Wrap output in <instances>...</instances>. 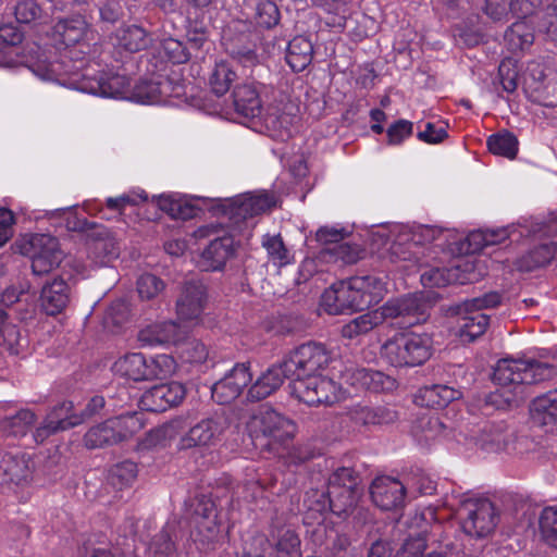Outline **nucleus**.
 <instances>
[{
    "mask_svg": "<svg viewBox=\"0 0 557 557\" xmlns=\"http://www.w3.org/2000/svg\"><path fill=\"white\" fill-rule=\"evenodd\" d=\"M525 367V360H499L493 372V381L499 388L486 396V404L503 409L523 400Z\"/></svg>",
    "mask_w": 557,
    "mask_h": 557,
    "instance_id": "nucleus-1",
    "label": "nucleus"
},
{
    "mask_svg": "<svg viewBox=\"0 0 557 557\" xmlns=\"http://www.w3.org/2000/svg\"><path fill=\"white\" fill-rule=\"evenodd\" d=\"M382 354L394 367L421 366L432 355V338L428 334H399L383 345Z\"/></svg>",
    "mask_w": 557,
    "mask_h": 557,
    "instance_id": "nucleus-2",
    "label": "nucleus"
},
{
    "mask_svg": "<svg viewBox=\"0 0 557 557\" xmlns=\"http://www.w3.org/2000/svg\"><path fill=\"white\" fill-rule=\"evenodd\" d=\"M143 414L139 412H128L119 417L106 420L85 434L84 442L87 448H100L103 446L115 445L131 440L144 428Z\"/></svg>",
    "mask_w": 557,
    "mask_h": 557,
    "instance_id": "nucleus-3",
    "label": "nucleus"
},
{
    "mask_svg": "<svg viewBox=\"0 0 557 557\" xmlns=\"http://www.w3.org/2000/svg\"><path fill=\"white\" fill-rule=\"evenodd\" d=\"M246 425L252 437H265L278 444L292 440L296 432V425L290 419L268 405H261L255 409Z\"/></svg>",
    "mask_w": 557,
    "mask_h": 557,
    "instance_id": "nucleus-4",
    "label": "nucleus"
},
{
    "mask_svg": "<svg viewBox=\"0 0 557 557\" xmlns=\"http://www.w3.org/2000/svg\"><path fill=\"white\" fill-rule=\"evenodd\" d=\"M430 304L418 295H408L386 301L379 309L382 323L389 321L392 326L409 329L423 323L429 318Z\"/></svg>",
    "mask_w": 557,
    "mask_h": 557,
    "instance_id": "nucleus-5",
    "label": "nucleus"
},
{
    "mask_svg": "<svg viewBox=\"0 0 557 557\" xmlns=\"http://www.w3.org/2000/svg\"><path fill=\"white\" fill-rule=\"evenodd\" d=\"M331 351L324 344L308 342L295 348L284 358V366L294 379L319 374L331 362Z\"/></svg>",
    "mask_w": 557,
    "mask_h": 557,
    "instance_id": "nucleus-6",
    "label": "nucleus"
},
{
    "mask_svg": "<svg viewBox=\"0 0 557 557\" xmlns=\"http://www.w3.org/2000/svg\"><path fill=\"white\" fill-rule=\"evenodd\" d=\"M21 252L32 260V272L44 276L57 269L63 259L59 240L49 234H34L22 246Z\"/></svg>",
    "mask_w": 557,
    "mask_h": 557,
    "instance_id": "nucleus-7",
    "label": "nucleus"
},
{
    "mask_svg": "<svg viewBox=\"0 0 557 557\" xmlns=\"http://www.w3.org/2000/svg\"><path fill=\"white\" fill-rule=\"evenodd\" d=\"M292 395L309 406L332 405L341 398V386L332 379L320 374L294 379Z\"/></svg>",
    "mask_w": 557,
    "mask_h": 557,
    "instance_id": "nucleus-8",
    "label": "nucleus"
},
{
    "mask_svg": "<svg viewBox=\"0 0 557 557\" xmlns=\"http://www.w3.org/2000/svg\"><path fill=\"white\" fill-rule=\"evenodd\" d=\"M462 511V530L471 536L484 537L491 534L499 521L494 504L486 498L466 500Z\"/></svg>",
    "mask_w": 557,
    "mask_h": 557,
    "instance_id": "nucleus-9",
    "label": "nucleus"
},
{
    "mask_svg": "<svg viewBox=\"0 0 557 557\" xmlns=\"http://www.w3.org/2000/svg\"><path fill=\"white\" fill-rule=\"evenodd\" d=\"M207 288L200 281L185 282L175 302L177 320L190 325H198L207 305Z\"/></svg>",
    "mask_w": 557,
    "mask_h": 557,
    "instance_id": "nucleus-10",
    "label": "nucleus"
},
{
    "mask_svg": "<svg viewBox=\"0 0 557 557\" xmlns=\"http://www.w3.org/2000/svg\"><path fill=\"white\" fill-rule=\"evenodd\" d=\"M53 36L65 47L78 46L79 52L87 54L91 51V44L96 33L90 24L81 14L58 21L53 26Z\"/></svg>",
    "mask_w": 557,
    "mask_h": 557,
    "instance_id": "nucleus-11",
    "label": "nucleus"
},
{
    "mask_svg": "<svg viewBox=\"0 0 557 557\" xmlns=\"http://www.w3.org/2000/svg\"><path fill=\"white\" fill-rule=\"evenodd\" d=\"M276 205L274 195L268 191L247 193L226 200L223 213L234 223L271 210Z\"/></svg>",
    "mask_w": 557,
    "mask_h": 557,
    "instance_id": "nucleus-12",
    "label": "nucleus"
},
{
    "mask_svg": "<svg viewBox=\"0 0 557 557\" xmlns=\"http://www.w3.org/2000/svg\"><path fill=\"white\" fill-rule=\"evenodd\" d=\"M73 230L91 231L88 235L90 239L89 250L98 263L107 264L119 258L121 252L120 243L106 227L97 226L96 223L83 219L77 221Z\"/></svg>",
    "mask_w": 557,
    "mask_h": 557,
    "instance_id": "nucleus-13",
    "label": "nucleus"
},
{
    "mask_svg": "<svg viewBox=\"0 0 557 557\" xmlns=\"http://www.w3.org/2000/svg\"><path fill=\"white\" fill-rule=\"evenodd\" d=\"M322 305L330 314H342L345 311L363 310L364 301L355 289L354 276L347 281L333 284L322 295Z\"/></svg>",
    "mask_w": 557,
    "mask_h": 557,
    "instance_id": "nucleus-14",
    "label": "nucleus"
},
{
    "mask_svg": "<svg viewBox=\"0 0 557 557\" xmlns=\"http://www.w3.org/2000/svg\"><path fill=\"white\" fill-rule=\"evenodd\" d=\"M225 428V421L222 418H205L182 435L178 447L190 449L214 446L221 441Z\"/></svg>",
    "mask_w": 557,
    "mask_h": 557,
    "instance_id": "nucleus-15",
    "label": "nucleus"
},
{
    "mask_svg": "<svg viewBox=\"0 0 557 557\" xmlns=\"http://www.w3.org/2000/svg\"><path fill=\"white\" fill-rule=\"evenodd\" d=\"M34 471L35 462L27 453H4L1 457L0 475L3 484L26 486L32 482Z\"/></svg>",
    "mask_w": 557,
    "mask_h": 557,
    "instance_id": "nucleus-16",
    "label": "nucleus"
},
{
    "mask_svg": "<svg viewBox=\"0 0 557 557\" xmlns=\"http://www.w3.org/2000/svg\"><path fill=\"white\" fill-rule=\"evenodd\" d=\"M185 396L186 388L182 383L170 382L146 391L141 396L140 404L143 409L147 411L163 412L180 405Z\"/></svg>",
    "mask_w": 557,
    "mask_h": 557,
    "instance_id": "nucleus-17",
    "label": "nucleus"
},
{
    "mask_svg": "<svg viewBox=\"0 0 557 557\" xmlns=\"http://www.w3.org/2000/svg\"><path fill=\"white\" fill-rule=\"evenodd\" d=\"M370 495L382 510H396L405 505L406 486L395 478L383 475L373 480Z\"/></svg>",
    "mask_w": 557,
    "mask_h": 557,
    "instance_id": "nucleus-18",
    "label": "nucleus"
},
{
    "mask_svg": "<svg viewBox=\"0 0 557 557\" xmlns=\"http://www.w3.org/2000/svg\"><path fill=\"white\" fill-rule=\"evenodd\" d=\"M251 379L249 363H237L220 381L213 384L212 398L220 404H228L242 394Z\"/></svg>",
    "mask_w": 557,
    "mask_h": 557,
    "instance_id": "nucleus-19",
    "label": "nucleus"
},
{
    "mask_svg": "<svg viewBox=\"0 0 557 557\" xmlns=\"http://www.w3.org/2000/svg\"><path fill=\"white\" fill-rule=\"evenodd\" d=\"M322 500H317L319 509L330 508L337 517H347L355 509L361 495L360 488H343L329 485L326 496L315 493Z\"/></svg>",
    "mask_w": 557,
    "mask_h": 557,
    "instance_id": "nucleus-20",
    "label": "nucleus"
},
{
    "mask_svg": "<svg viewBox=\"0 0 557 557\" xmlns=\"http://www.w3.org/2000/svg\"><path fill=\"white\" fill-rule=\"evenodd\" d=\"M293 377L290 371L282 362L268 368L248 389L250 400H262L275 393L284 383L285 379Z\"/></svg>",
    "mask_w": 557,
    "mask_h": 557,
    "instance_id": "nucleus-21",
    "label": "nucleus"
},
{
    "mask_svg": "<svg viewBox=\"0 0 557 557\" xmlns=\"http://www.w3.org/2000/svg\"><path fill=\"white\" fill-rule=\"evenodd\" d=\"M223 39L226 49L237 57H244L247 60H252L255 57V48L259 39L256 33L246 32V24L237 22L233 27H228L224 32Z\"/></svg>",
    "mask_w": 557,
    "mask_h": 557,
    "instance_id": "nucleus-22",
    "label": "nucleus"
},
{
    "mask_svg": "<svg viewBox=\"0 0 557 557\" xmlns=\"http://www.w3.org/2000/svg\"><path fill=\"white\" fill-rule=\"evenodd\" d=\"M235 112L244 117H257L262 112V101L255 83L237 84L232 92Z\"/></svg>",
    "mask_w": 557,
    "mask_h": 557,
    "instance_id": "nucleus-23",
    "label": "nucleus"
},
{
    "mask_svg": "<svg viewBox=\"0 0 557 557\" xmlns=\"http://www.w3.org/2000/svg\"><path fill=\"white\" fill-rule=\"evenodd\" d=\"M472 269L469 262L450 269L432 268L421 274V283L424 287H443L448 284H466L472 281L467 273Z\"/></svg>",
    "mask_w": 557,
    "mask_h": 557,
    "instance_id": "nucleus-24",
    "label": "nucleus"
},
{
    "mask_svg": "<svg viewBox=\"0 0 557 557\" xmlns=\"http://www.w3.org/2000/svg\"><path fill=\"white\" fill-rule=\"evenodd\" d=\"M186 332L176 321H164L148 325L138 333L144 345L176 344L185 337Z\"/></svg>",
    "mask_w": 557,
    "mask_h": 557,
    "instance_id": "nucleus-25",
    "label": "nucleus"
},
{
    "mask_svg": "<svg viewBox=\"0 0 557 557\" xmlns=\"http://www.w3.org/2000/svg\"><path fill=\"white\" fill-rule=\"evenodd\" d=\"M234 255V240L224 235L210 242L201 256V265L206 271L222 270Z\"/></svg>",
    "mask_w": 557,
    "mask_h": 557,
    "instance_id": "nucleus-26",
    "label": "nucleus"
},
{
    "mask_svg": "<svg viewBox=\"0 0 557 557\" xmlns=\"http://www.w3.org/2000/svg\"><path fill=\"white\" fill-rule=\"evenodd\" d=\"M531 413L533 421L546 428V432L557 434V388L536 397Z\"/></svg>",
    "mask_w": 557,
    "mask_h": 557,
    "instance_id": "nucleus-27",
    "label": "nucleus"
},
{
    "mask_svg": "<svg viewBox=\"0 0 557 557\" xmlns=\"http://www.w3.org/2000/svg\"><path fill=\"white\" fill-rule=\"evenodd\" d=\"M113 46L127 52H138L146 49L150 38L146 29L138 25H123L111 37Z\"/></svg>",
    "mask_w": 557,
    "mask_h": 557,
    "instance_id": "nucleus-28",
    "label": "nucleus"
},
{
    "mask_svg": "<svg viewBox=\"0 0 557 557\" xmlns=\"http://www.w3.org/2000/svg\"><path fill=\"white\" fill-rule=\"evenodd\" d=\"M69 300V286L61 278L53 280L41 289L40 304L47 314L60 313L67 306Z\"/></svg>",
    "mask_w": 557,
    "mask_h": 557,
    "instance_id": "nucleus-29",
    "label": "nucleus"
},
{
    "mask_svg": "<svg viewBox=\"0 0 557 557\" xmlns=\"http://www.w3.org/2000/svg\"><path fill=\"white\" fill-rule=\"evenodd\" d=\"M509 440H512V432L504 423H488L476 437V445L483 450L499 453L509 448Z\"/></svg>",
    "mask_w": 557,
    "mask_h": 557,
    "instance_id": "nucleus-30",
    "label": "nucleus"
},
{
    "mask_svg": "<svg viewBox=\"0 0 557 557\" xmlns=\"http://www.w3.org/2000/svg\"><path fill=\"white\" fill-rule=\"evenodd\" d=\"M351 420L361 425H384L397 421L398 412L392 408L379 406H355L349 410Z\"/></svg>",
    "mask_w": 557,
    "mask_h": 557,
    "instance_id": "nucleus-31",
    "label": "nucleus"
},
{
    "mask_svg": "<svg viewBox=\"0 0 557 557\" xmlns=\"http://www.w3.org/2000/svg\"><path fill=\"white\" fill-rule=\"evenodd\" d=\"M460 396L461 393L450 386L434 384L420 388L416 395V403L423 407L440 409Z\"/></svg>",
    "mask_w": 557,
    "mask_h": 557,
    "instance_id": "nucleus-32",
    "label": "nucleus"
},
{
    "mask_svg": "<svg viewBox=\"0 0 557 557\" xmlns=\"http://www.w3.org/2000/svg\"><path fill=\"white\" fill-rule=\"evenodd\" d=\"M129 87V82L124 75L112 74L101 75L91 81L88 86L82 87L83 90L102 97H124Z\"/></svg>",
    "mask_w": 557,
    "mask_h": 557,
    "instance_id": "nucleus-33",
    "label": "nucleus"
},
{
    "mask_svg": "<svg viewBox=\"0 0 557 557\" xmlns=\"http://www.w3.org/2000/svg\"><path fill=\"white\" fill-rule=\"evenodd\" d=\"M269 536L281 557L298 553L300 540L297 533L281 521L274 520L272 522Z\"/></svg>",
    "mask_w": 557,
    "mask_h": 557,
    "instance_id": "nucleus-34",
    "label": "nucleus"
},
{
    "mask_svg": "<svg viewBox=\"0 0 557 557\" xmlns=\"http://www.w3.org/2000/svg\"><path fill=\"white\" fill-rule=\"evenodd\" d=\"M313 46L305 36H296L286 47V62L295 72L304 71L312 61Z\"/></svg>",
    "mask_w": 557,
    "mask_h": 557,
    "instance_id": "nucleus-35",
    "label": "nucleus"
},
{
    "mask_svg": "<svg viewBox=\"0 0 557 557\" xmlns=\"http://www.w3.org/2000/svg\"><path fill=\"white\" fill-rule=\"evenodd\" d=\"M354 285L364 301V308L380 302L386 293L385 282L375 274L356 275Z\"/></svg>",
    "mask_w": 557,
    "mask_h": 557,
    "instance_id": "nucleus-36",
    "label": "nucleus"
},
{
    "mask_svg": "<svg viewBox=\"0 0 557 557\" xmlns=\"http://www.w3.org/2000/svg\"><path fill=\"white\" fill-rule=\"evenodd\" d=\"M459 319V336L465 342H473L483 335L487 329L490 317L483 312L469 309V312H461Z\"/></svg>",
    "mask_w": 557,
    "mask_h": 557,
    "instance_id": "nucleus-37",
    "label": "nucleus"
},
{
    "mask_svg": "<svg viewBox=\"0 0 557 557\" xmlns=\"http://www.w3.org/2000/svg\"><path fill=\"white\" fill-rule=\"evenodd\" d=\"M37 416L30 409H21L15 414L0 421V435L3 437L24 436L36 422Z\"/></svg>",
    "mask_w": 557,
    "mask_h": 557,
    "instance_id": "nucleus-38",
    "label": "nucleus"
},
{
    "mask_svg": "<svg viewBox=\"0 0 557 557\" xmlns=\"http://www.w3.org/2000/svg\"><path fill=\"white\" fill-rule=\"evenodd\" d=\"M556 255L557 243L552 242L543 244L534 247L528 253L523 255L518 261V267L521 271H533L537 268L547 265Z\"/></svg>",
    "mask_w": 557,
    "mask_h": 557,
    "instance_id": "nucleus-39",
    "label": "nucleus"
},
{
    "mask_svg": "<svg viewBox=\"0 0 557 557\" xmlns=\"http://www.w3.org/2000/svg\"><path fill=\"white\" fill-rule=\"evenodd\" d=\"M147 359L143 354L134 352L125 355L113 364V370L121 376L133 381L146 380Z\"/></svg>",
    "mask_w": 557,
    "mask_h": 557,
    "instance_id": "nucleus-40",
    "label": "nucleus"
},
{
    "mask_svg": "<svg viewBox=\"0 0 557 557\" xmlns=\"http://www.w3.org/2000/svg\"><path fill=\"white\" fill-rule=\"evenodd\" d=\"M0 345L13 356L20 355L24 348L20 329L2 309H0Z\"/></svg>",
    "mask_w": 557,
    "mask_h": 557,
    "instance_id": "nucleus-41",
    "label": "nucleus"
},
{
    "mask_svg": "<svg viewBox=\"0 0 557 557\" xmlns=\"http://www.w3.org/2000/svg\"><path fill=\"white\" fill-rule=\"evenodd\" d=\"M46 419L60 432L83 423V419L78 417V413L74 412L72 401H62L55 405L47 413Z\"/></svg>",
    "mask_w": 557,
    "mask_h": 557,
    "instance_id": "nucleus-42",
    "label": "nucleus"
},
{
    "mask_svg": "<svg viewBox=\"0 0 557 557\" xmlns=\"http://www.w3.org/2000/svg\"><path fill=\"white\" fill-rule=\"evenodd\" d=\"M383 324L379 309L361 314L349 321L342 327V335L345 338L352 339L367 334L374 327Z\"/></svg>",
    "mask_w": 557,
    "mask_h": 557,
    "instance_id": "nucleus-43",
    "label": "nucleus"
},
{
    "mask_svg": "<svg viewBox=\"0 0 557 557\" xmlns=\"http://www.w3.org/2000/svg\"><path fill=\"white\" fill-rule=\"evenodd\" d=\"M504 40L510 51L517 52L533 44L534 34L525 22H516L506 30Z\"/></svg>",
    "mask_w": 557,
    "mask_h": 557,
    "instance_id": "nucleus-44",
    "label": "nucleus"
},
{
    "mask_svg": "<svg viewBox=\"0 0 557 557\" xmlns=\"http://www.w3.org/2000/svg\"><path fill=\"white\" fill-rule=\"evenodd\" d=\"M355 376L362 387L375 393L392 391L396 387V381L380 371L359 369Z\"/></svg>",
    "mask_w": 557,
    "mask_h": 557,
    "instance_id": "nucleus-45",
    "label": "nucleus"
},
{
    "mask_svg": "<svg viewBox=\"0 0 557 557\" xmlns=\"http://www.w3.org/2000/svg\"><path fill=\"white\" fill-rule=\"evenodd\" d=\"M57 5L49 7L40 4L38 0H21L15 5V17L20 23H30L36 20L48 17L57 11Z\"/></svg>",
    "mask_w": 557,
    "mask_h": 557,
    "instance_id": "nucleus-46",
    "label": "nucleus"
},
{
    "mask_svg": "<svg viewBox=\"0 0 557 557\" xmlns=\"http://www.w3.org/2000/svg\"><path fill=\"white\" fill-rule=\"evenodd\" d=\"M252 13L250 17L262 28L270 29L280 22L281 14L275 2L271 0H251Z\"/></svg>",
    "mask_w": 557,
    "mask_h": 557,
    "instance_id": "nucleus-47",
    "label": "nucleus"
},
{
    "mask_svg": "<svg viewBox=\"0 0 557 557\" xmlns=\"http://www.w3.org/2000/svg\"><path fill=\"white\" fill-rule=\"evenodd\" d=\"M403 555L404 557H447L443 548L430 546L423 534L406 539L403 543Z\"/></svg>",
    "mask_w": 557,
    "mask_h": 557,
    "instance_id": "nucleus-48",
    "label": "nucleus"
},
{
    "mask_svg": "<svg viewBox=\"0 0 557 557\" xmlns=\"http://www.w3.org/2000/svg\"><path fill=\"white\" fill-rule=\"evenodd\" d=\"M539 73V81L532 86L535 100L544 107H557V76L547 78L542 71Z\"/></svg>",
    "mask_w": 557,
    "mask_h": 557,
    "instance_id": "nucleus-49",
    "label": "nucleus"
},
{
    "mask_svg": "<svg viewBox=\"0 0 557 557\" xmlns=\"http://www.w3.org/2000/svg\"><path fill=\"white\" fill-rule=\"evenodd\" d=\"M502 298L503 297L499 293L490 292L487 294H484L483 296L467 299L459 304H455L449 307L448 312L450 314H460L461 312L468 313L470 308L481 312V310L483 309L494 308L500 305Z\"/></svg>",
    "mask_w": 557,
    "mask_h": 557,
    "instance_id": "nucleus-50",
    "label": "nucleus"
},
{
    "mask_svg": "<svg viewBox=\"0 0 557 557\" xmlns=\"http://www.w3.org/2000/svg\"><path fill=\"white\" fill-rule=\"evenodd\" d=\"M236 78L237 75L230 66V64L226 62H219L215 64L210 75L209 84L212 91L216 96L221 97L230 90L231 85L235 82Z\"/></svg>",
    "mask_w": 557,
    "mask_h": 557,
    "instance_id": "nucleus-51",
    "label": "nucleus"
},
{
    "mask_svg": "<svg viewBox=\"0 0 557 557\" xmlns=\"http://www.w3.org/2000/svg\"><path fill=\"white\" fill-rule=\"evenodd\" d=\"M137 476V465L124 460L111 467L108 473V483L117 490L129 486Z\"/></svg>",
    "mask_w": 557,
    "mask_h": 557,
    "instance_id": "nucleus-52",
    "label": "nucleus"
},
{
    "mask_svg": "<svg viewBox=\"0 0 557 557\" xmlns=\"http://www.w3.org/2000/svg\"><path fill=\"white\" fill-rule=\"evenodd\" d=\"M262 246L267 250L269 259L276 265L283 267L289 264L293 256L286 248L280 234H267L262 238Z\"/></svg>",
    "mask_w": 557,
    "mask_h": 557,
    "instance_id": "nucleus-53",
    "label": "nucleus"
},
{
    "mask_svg": "<svg viewBox=\"0 0 557 557\" xmlns=\"http://www.w3.org/2000/svg\"><path fill=\"white\" fill-rule=\"evenodd\" d=\"M176 371V361L170 355H157L147 360L146 380H162Z\"/></svg>",
    "mask_w": 557,
    "mask_h": 557,
    "instance_id": "nucleus-54",
    "label": "nucleus"
},
{
    "mask_svg": "<svg viewBox=\"0 0 557 557\" xmlns=\"http://www.w3.org/2000/svg\"><path fill=\"white\" fill-rule=\"evenodd\" d=\"M487 147L496 156L513 159L518 152V140L509 132L497 133L488 137Z\"/></svg>",
    "mask_w": 557,
    "mask_h": 557,
    "instance_id": "nucleus-55",
    "label": "nucleus"
},
{
    "mask_svg": "<svg viewBox=\"0 0 557 557\" xmlns=\"http://www.w3.org/2000/svg\"><path fill=\"white\" fill-rule=\"evenodd\" d=\"M157 203L173 219L188 220L196 214V208L193 205L173 196H160Z\"/></svg>",
    "mask_w": 557,
    "mask_h": 557,
    "instance_id": "nucleus-56",
    "label": "nucleus"
},
{
    "mask_svg": "<svg viewBox=\"0 0 557 557\" xmlns=\"http://www.w3.org/2000/svg\"><path fill=\"white\" fill-rule=\"evenodd\" d=\"M445 424L437 416H423L419 418L413 426L414 435L425 443L445 433Z\"/></svg>",
    "mask_w": 557,
    "mask_h": 557,
    "instance_id": "nucleus-57",
    "label": "nucleus"
},
{
    "mask_svg": "<svg viewBox=\"0 0 557 557\" xmlns=\"http://www.w3.org/2000/svg\"><path fill=\"white\" fill-rule=\"evenodd\" d=\"M164 94L163 84L157 79H144L135 85L132 97L141 103H153Z\"/></svg>",
    "mask_w": 557,
    "mask_h": 557,
    "instance_id": "nucleus-58",
    "label": "nucleus"
},
{
    "mask_svg": "<svg viewBox=\"0 0 557 557\" xmlns=\"http://www.w3.org/2000/svg\"><path fill=\"white\" fill-rule=\"evenodd\" d=\"M525 366L524 385L550 380L557 373L556 367L547 362L525 360Z\"/></svg>",
    "mask_w": 557,
    "mask_h": 557,
    "instance_id": "nucleus-59",
    "label": "nucleus"
},
{
    "mask_svg": "<svg viewBox=\"0 0 557 557\" xmlns=\"http://www.w3.org/2000/svg\"><path fill=\"white\" fill-rule=\"evenodd\" d=\"M540 533L542 540L557 548V508H545L540 517Z\"/></svg>",
    "mask_w": 557,
    "mask_h": 557,
    "instance_id": "nucleus-60",
    "label": "nucleus"
},
{
    "mask_svg": "<svg viewBox=\"0 0 557 557\" xmlns=\"http://www.w3.org/2000/svg\"><path fill=\"white\" fill-rule=\"evenodd\" d=\"M151 557H178L170 531L164 528L152 539Z\"/></svg>",
    "mask_w": 557,
    "mask_h": 557,
    "instance_id": "nucleus-61",
    "label": "nucleus"
},
{
    "mask_svg": "<svg viewBox=\"0 0 557 557\" xmlns=\"http://www.w3.org/2000/svg\"><path fill=\"white\" fill-rule=\"evenodd\" d=\"M164 283L158 276L146 273L139 276L137 281V290L143 299H152L164 289Z\"/></svg>",
    "mask_w": 557,
    "mask_h": 557,
    "instance_id": "nucleus-62",
    "label": "nucleus"
},
{
    "mask_svg": "<svg viewBox=\"0 0 557 557\" xmlns=\"http://www.w3.org/2000/svg\"><path fill=\"white\" fill-rule=\"evenodd\" d=\"M500 84L507 92H513L518 87V67L512 59H505L498 66Z\"/></svg>",
    "mask_w": 557,
    "mask_h": 557,
    "instance_id": "nucleus-63",
    "label": "nucleus"
},
{
    "mask_svg": "<svg viewBox=\"0 0 557 557\" xmlns=\"http://www.w3.org/2000/svg\"><path fill=\"white\" fill-rule=\"evenodd\" d=\"M507 236L508 234L505 230L473 232L469 235V242L471 245H474V248L472 249V251L474 252L484 247L503 243L507 238Z\"/></svg>",
    "mask_w": 557,
    "mask_h": 557,
    "instance_id": "nucleus-64",
    "label": "nucleus"
}]
</instances>
